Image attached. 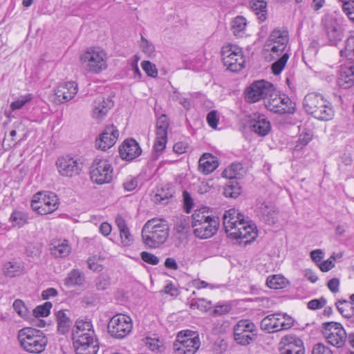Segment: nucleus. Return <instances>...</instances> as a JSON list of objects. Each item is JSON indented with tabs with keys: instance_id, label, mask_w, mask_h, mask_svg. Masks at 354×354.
Listing matches in <instances>:
<instances>
[{
	"instance_id": "nucleus-1",
	"label": "nucleus",
	"mask_w": 354,
	"mask_h": 354,
	"mask_svg": "<svg viewBox=\"0 0 354 354\" xmlns=\"http://www.w3.org/2000/svg\"><path fill=\"white\" fill-rule=\"evenodd\" d=\"M223 224L227 236L232 239L247 244L257 236L255 225L250 221H245L244 215L236 209H230L225 212Z\"/></svg>"
},
{
	"instance_id": "nucleus-14",
	"label": "nucleus",
	"mask_w": 354,
	"mask_h": 354,
	"mask_svg": "<svg viewBox=\"0 0 354 354\" xmlns=\"http://www.w3.org/2000/svg\"><path fill=\"white\" fill-rule=\"evenodd\" d=\"M91 180L98 185L109 183L113 178V168L106 159L95 158L90 167Z\"/></svg>"
},
{
	"instance_id": "nucleus-39",
	"label": "nucleus",
	"mask_w": 354,
	"mask_h": 354,
	"mask_svg": "<svg viewBox=\"0 0 354 354\" xmlns=\"http://www.w3.org/2000/svg\"><path fill=\"white\" fill-rule=\"evenodd\" d=\"M173 189L169 186H167L165 189L162 188L158 191L154 196V201L156 203L166 204L167 201L173 196Z\"/></svg>"
},
{
	"instance_id": "nucleus-6",
	"label": "nucleus",
	"mask_w": 354,
	"mask_h": 354,
	"mask_svg": "<svg viewBox=\"0 0 354 354\" xmlns=\"http://www.w3.org/2000/svg\"><path fill=\"white\" fill-rule=\"evenodd\" d=\"M109 56L105 50L100 47L87 48L80 55V62L86 71L99 74L108 68Z\"/></svg>"
},
{
	"instance_id": "nucleus-45",
	"label": "nucleus",
	"mask_w": 354,
	"mask_h": 354,
	"mask_svg": "<svg viewBox=\"0 0 354 354\" xmlns=\"http://www.w3.org/2000/svg\"><path fill=\"white\" fill-rule=\"evenodd\" d=\"M313 133L310 130H304L299 136L296 147H302L307 145L313 138Z\"/></svg>"
},
{
	"instance_id": "nucleus-43",
	"label": "nucleus",
	"mask_w": 354,
	"mask_h": 354,
	"mask_svg": "<svg viewBox=\"0 0 354 354\" xmlns=\"http://www.w3.org/2000/svg\"><path fill=\"white\" fill-rule=\"evenodd\" d=\"M32 95L28 93L24 95H21L15 101L10 104V109L12 111L19 110L21 109L26 103L32 100Z\"/></svg>"
},
{
	"instance_id": "nucleus-22",
	"label": "nucleus",
	"mask_w": 354,
	"mask_h": 354,
	"mask_svg": "<svg viewBox=\"0 0 354 354\" xmlns=\"http://www.w3.org/2000/svg\"><path fill=\"white\" fill-rule=\"evenodd\" d=\"M256 214L261 221L269 225L274 224L278 220V211L270 202H262L258 204Z\"/></svg>"
},
{
	"instance_id": "nucleus-2",
	"label": "nucleus",
	"mask_w": 354,
	"mask_h": 354,
	"mask_svg": "<svg viewBox=\"0 0 354 354\" xmlns=\"http://www.w3.org/2000/svg\"><path fill=\"white\" fill-rule=\"evenodd\" d=\"M289 41V34L286 29H274L265 42L264 50L270 52L272 56L281 57L272 64V73L279 75L284 68L288 59L289 53L285 52Z\"/></svg>"
},
{
	"instance_id": "nucleus-63",
	"label": "nucleus",
	"mask_w": 354,
	"mask_h": 354,
	"mask_svg": "<svg viewBox=\"0 0 354 354\" xmlns=\"http://www.w3.org/2000/svg\"><path fill=\"white\" fill-rule=\"evenodd\" d=\"M328 288L333 292L336 293L339 291V280L337 278H333L328 282Z\"/></svg>"
},
{
	"instance_id": "nucleus-60",
	"label": "nucleus",
	"mask_w": 354,
	"mask_h": 354,
	"mask_svg": "<svg viewBox=\"0 0 354 354\" xmlns=\"http://www.w3.org/2000/svg\"><path fill=\"white\" fill-rule=\"evenodd\" d=\"M145 344L150 350L155 351L159 349L160 342L156 338L146 337Z\"/></svg>"
},
{
	"instance_id": "nucleus-57",
	"label": "nucleus",
	"mask_w": 354,
	"mask_h": 354,
	"mask_svg": "<svg viewBox=\"0 0 354 354\" xmlns=\"http://www.w3.org/2000/svg\"><path fill=\"white\" fill-rule=\"evenodd\" d=\"M312 354H333L332 351L323 344H315L312 351Z\"/></svg>"
},
{
	"instance_id": "nucleus-55",
	"label": "nucleus",
	"mask_w": 354,
	"mask_h": 354,
	"mask_svg": "<svg viewBox=\"0 0 354 354\" xmlns=\"http://www.w3.org/2000/svg\"><path fill=\"white\" fill-rule=\"evenodd\" d=\"M327 301L324 297L310 300L308 303V308L310 310L321 309L326 304Z\"/></svg>"
},
{
	"instance_id": "nucleus-27",
	"label": "nucleus",
	"mask_w": 354,
	"mask_h": 354,
	"mask_svg": "<svg viewBox=\"0 0 354 354\" xmlns=\"http://www.w3.org/2000/svg\"><path fill=\"white\" fill-rule=\"evenodd\" d=\"M337 83L339 87L345 89L354 84V64L341 67Z\"/></svg>"
},
{
	"instance_id": "nucleus-15",
	"label": "nucleus",
	"mask_w": 354,
	"mask_h": 354,
	"mask_svg": "<svg viewBox=\"0 0 354 354\" xmlns=\"http://www.w3.org/2000/svg\"><path fill=\"white\" fill-rule=\"evenodd\" d=\"M274 85L268 81L261 80L254 82L245 91V100L249 103H255L266 100L274 91Z\"/></svg>"
},
{
	"instance_id": "nucleus-47",
	"label": "nucleus",
	"mask_w": 354,
	"mask_h": 354,
	"mask_svg": "<svg viewBox=\"0 0 354 354\" xmlns=\"http://www.w3.org/2000/svg\"><path fill=\"white\" fill-rule=\"evenodd\" d=\"M141 66L147 75L151 77H156L158 75V70L155 64L149 61H143L141 63Z\"/></svg>"
},
{
	"instance_id": "nucleus-4",
	"label": "nucleus",
	"mask_w": 354,
	"mask_h": 354,
	"mask_svg": "<svg viewBox=\"0 0 354 354\" xmlns=\"http://www.w3.org/2000/svg\"><path fill=\"white\" fill-rule=\"evenodd\" d=\"M169 227L164 219L153 218L147 221L142 229L143 243L151 248H156L167 240Z\"/></svg>"
},
{
	"instance_id": "nucleus-49",
	"label": "nucleus",
	"mask_w": 354,
	"mask_h": 354,
	"mask_svg": "<svg viewBox=\"0 0 354 354\" xmlns=\"http://www.w3.org/2000/svg\"><path fill=\"white\" fill-rule=\"evenodd\" d=\"M15 311L21 317L26 318L28 315V309L24 301L21 299H16L13 303Z\"/></svg>"
},
{
	"instance_id": "nucleus-28",
	"label": "nucleus",
	"mask_w": 354,
	"mask_h": 354,
	"mask_svg": "<svg viewBox=\"0 0 354 354\" xmlns=\"http://www.w3.org/2000/svg\"><path fill=\"white\" fill-rule=\"evenodd\" d=\"M113 106L109 99L98 97L93 103V115L96 119H101L106 115L109 110Z\"/></svg>"
},
{
	"instance_id": "nucleus-38",
	"label": "nucleus",
	"mask_w": 354,
	"mask_h": 354,
	"mask_svg": "<svg viewBox=\"0 0 354 354\" xmlns=\"http://www.w3.org/2000/svg\"><path fill=\"white\" fill-rule=\"evenodd\" d=\"M286 279L280 274H274L268 277L266 280L267 286L272 289H281L286 286Z\"/></svg>"
},
{
	"instance_id": "nucleus-64",
	"label": "nucleus",
	"mask_w": 354,
	"mask_h": 354,
	"mask_svg": "<svg viewBox=\"0 0 354 354\" xmlns=\"http://www.w3.org/2000/svg\"><path fill=\"white\" fill-rule=\"evenodd\" d=\"M131 71L133 72V77L136 80H140L142 77V73L138 66V62L133 61L131 64Z\"/></svg>"
},
{
	"instance_id": "nucleus-16",
	"label": "nucleus",
	"mask_w": 354,
	"mask_h": 354,
	"mask_svg": "<svg viewBox=\"0 0 354 354\" xmlns=\"http://www.w3.org/2000/svg\"><path fill=\"white\" fill-rule=\"evenodd\" d=\"M257 335V327L249 319H241L234 327V340L240 345H249L254 340Z\"/></svg>"
},
{
	"instance_id": "nucleus-48",
	"label": "nucleus",
	"mask_w": 354,
	"mask_h": 354,
	"mask_svg": "<svg viewBox=\"0 0 354 354\" xmlns=\"http://www.w3.org/2000/svg\"><path fill=\"white\" fill-rule=\"evenodd\" d=\"M223 194L226 197L236 198L241 194V188L232 183L225 187Z\"/></svg>"
},
{
	"instance_id": "nucleus-10",
	"label": "nucleus",
	"mask_w": 354,
	"mask_h": 354,
	"mask_svg": "<svg viewBox=\"0 0 354 354\" xmlns=\"http://www.w3.org/2000/svg\"><path fill=\"white\" fill-rule=\"evenodd\" d=\"M222 61L227 69L238 72L245 66V57L241 48L232 44H224L221 50Z\"/></svg>"
},
{
	"instance_id": "nucleus-18",
	"label": "nucleus",
	"mask_w": 354,
	"mask_h": 354,
	"mask_svg": "<svg viewBox=\"0 0 354 354\" xmlns=\"http://www.w3.org/2000/svg\"><path fill=\"white\" fill-rule=\"evenodd\" d=\"M323 335L330 344L337 348L343 347L346 342V330L338 322H331L324 324Z\"/></svg>"
},
{
	"instance_id": "nucleus-51",
	"label": "nucleus",
	"mask_w": 354,
	"mask_h": 354,
	"mask_svg": "<svg viewBox=\"0 0 354 354\" xmlns=\"http://www.w3.org/2000/svg\"><path fill=\"white\" fill-rule=\"evenodd\" d=\"M167 141V135H156V138L153 145V149L156 152L162 151L166 146Z\"/></svg>"
},
{
	"instance_id": "nucleus-24",
	"label": "nucleus",
	"mask_w": 354,
	"mask_h": 354,
	"mask_svg": "<svg viewBox=\"0 0 354 354\" xmlns=\"http://www.w3.org/2000/svg\"><path fill=\"white\" fill-rule=\"evenodd\" d=\"M77 91V84L71 81L58 85L55 90V94L59 102L64 103L72 100Z\"/></svg>"
},
{
	"instance_id": "nucleus-31",
	"label": "nucleus",
	"mask_w": 354,
	"mask_h": 354,
	"mask_svg": "<svg viewBox=\"0 0 354 354\" xmlns=\"http://www.w3.org/2000/svg\"><path fill=\"white\" fill-rule=\"evenodd\" d=\"M50 252L57 258L67 257L71 252V247L67 240H57L51 244Z\"/></svg>"
},
{
	"instance_id": "nucleus-34",
	"label": "nucleus",
	"mask_w": 354,
	"mask_h": 354,
	"mask_svg": "<svg viewBox=\"0 0 354 354\" xmlns=\"http://www.w3.org/2000/svg\"><path fill=\"white\" fill-rule=\"evenodd\" d=\"M247 21L243 16H237L231 23V30L236 37H241L245 32Z\"/></svg>"
},
{
	"instance_id": "nucleus-42",
	"label": "nucleus",
	"mask_w": 354,
	"mask_h": 354,
	"mask_svg": "<svg viewBox=\"0 0 354 354\" xmlns=\"http://www.w3.org/2000/svg\"><path fill=\"white\" fill-rule=\"evenodd\" d=\"M169 120L165 115L160 116L156 123V135H167Z\"/></svg>"
},
{
	"instance_id": "nucleus-23",
	"label": "nucleus",
	"mask_w": 354,
	"mask_h": 354,
	"mask_svg": "<svg viewBox=\"0 0 354 354\" xmlns=\"http://www.w3.org/2000/svg\"><path fill=\"white\" fill-rule=\"evenodd\" d=\"M281 354H304L305 348L302 340L295 336H286L282 338L280 344Z\"/></svg>"
},
{
	"instance_id": "nucleus-26",
	"label": "nucleus",
	"mask_w": 354,
	"mask_h": 354,
	"mask_svg": "<svg viewBox=\"0 0 354 354\" xmlns=\"http://www.w3.org/2000/svg\"><path fill=\"white\" fill-rule=\"evenodd\" d=\"M250 128L257 135L266 136L271 131V124L265 115L257 113L251 121Z\"/></svg>"
},
{
	"instance_id": "nucleus-44",
	"label": "nucleus",
	"mask_w": 354,
	"mask_h": 354,
	"mask_svg": "<svg viewBox=\"0 0 354 354\" xmlns=\"http://www.w3.org/2000/svg\"><path fill=\"white\" fill-rule=\"evenodd\" d=\"M53 305L50 301H46L42 305L37 306L33 310L34 316L37 318L39 317H47L50 314V310Z\"/></svg>"
},
{
	"instance_id": "nucleus-46",
	"label": "nucleus",
	"mask_w": 354,
	"mask_h": 354,
	"mask_svg": "<svg viewBox=\"0 0 354 354\" xmlns=\"http://www.w3.org/2000/svg\"><path fill=\"white\" fill-rule=\"evenodd\" d=\"M212 302L205 299H198L193 300L191 303V308H196L203 311H207L211 308Z\"/></svg>"
},
{
	"instance_id": "nucleus-13",
	"label": "nucleus",
	"mask_w": 354,
	"mask_h": 354,
	"mask_svg": "<svg viewBox=\"0 0 354 354\" xmlns=\"http://www.w3.org/2000/svg\"><path fill=\"white\" fill-rule=\"evenodd\" d=\"M323 36L330 46H337L344 38V30L337 19L330 15L322 21Z\"/></svg>"
},
{
	"instance_id": "nucleus-20",
	"label": "nucleus",
	"mask_w": 354,
	"mask_h": 354,
	"mask_svg": "<svg viewBox=\"0 0 354 354\" xmlns=\"http://www.w3.org/2000/svg\"><path fill=\"white\" fill-rule=\"evenodd\" d=\"M264 104L268 110L274 113H293L295 110L294 106H288V104H292L290 98L285 95L279 96L275 89L266 97Z\"/></svg>"
},
{
	"instance_id": "nucleus-40",
	"label": "nucleus",
	"mask_w": 354,
	"mask_h": 354,
	"mask_svg": "<svg viewBox=\"0 0 354 354\" xmlns=\"http://www.w3.org/2000/svg\"><path fill=\"white\" fill-rule=\"evenodd\" d=\"M354 302L347 300H338L335 302V306L339 313L345 318L351 319V305Z\"/></svg>"
},
{
	"instance_id": "nucleus-58",
	"label": "nucleus",
	"mask_w": 354,
	"mask_h": 354,
	"mask_svg": "<svg viewBox=\"0 0 354 354\" xmlns=\"http://www.w3.org/2000/svg\"><path fill=\"white\" fill-rule=\"evenodd\" d=\"M138 186V180L135 177L130 176L123 183V187L126 191L131 192Z\"/></svg>"
},
{
	"instance_id": "nucleus-54",
	"label": "nucleus",
	"mask_w": 354,
	"mask_h": 354,
	"mask_svg": "<svg viewBox=\"0 0 354 354\" xmlns=\"http://www.w3.org/2000/svg\"><path fill=\"white\" fill-rule=\"evenodd\" d=\"M140 257L143 261L153 266H156L159 263L158 257L148 252H142Z\"/></svg>"
},
{
	"instance_id": "nucleus-5",
	"label": "nucleus",
	"mask_w": 354,
	"mask_h": 354,
	"mask_svg": "<svg viewBox=\"0 0 354 354\" xmlns=\"http://www.w3.org/2000/svg\"><path fill=\"white\" fill-rule=\"evenodd\" d=\"M192 226L196 236L201 239H208L216 233L219 227L218 218L210 215L205 208L196 209L192 214Z\"/></svg>"
},
{
	"instance_id": "nucleus-36",
	"label": "nucleus",
	"mask_w": 354,
	"mask_h": 354,
	"mask_svg": "<svg viewBox=\"0 0 354 354\" xmlns=\"http://www.w3.org/2000/svg\"><path fill=\"white\" fill-rule=\"evenodd\" d=\"M243 168L240 163H232L222 172V176L229 179L239 178L243 175Z\"/></svg>"
},
{
	"instance_id": "nucleus-62",
	"label": "nucleus",
	"mask_w": 354,
	"mask_h": 354,
	"mask_svg": "<svg viewBox=\"0 0 354 354\" xmlns=\"http://www.w3.org/2000/svg\"><path fill=\"white\" fill-rule=\"evenodd\" d=\"M331 259H335V258L333 256H331L329 259L324 261L320 263L319 264H318L319 267L322 271L328 272V270H330L335 266V264H334L333 260H331Z\"/></svg>"
},
{
	"instance_id": "nucleus-21",
	"label": "nucleus",
	"mask_w": 354,
	"mask_h": 354,
	"mask_svg": "<svg viewBox=\"0 0 354 354\" xmlns=\"http://www.w3.org/2000/svg\"><path fill=\"white\" fill-rule=\"evenodd\" d=\"M118 136L119 132L115 127L107 126L96 139L95 146L100 150L106 151L115 145Z\"/></svg>"
},
{
	"instance_id": "nucleus-61",
	"label": "nucleus",
	"mask_w": 354,
	"mask_h": 354,
	"mask_svg": "<svg viewBox=\"0 0 354 354\" xmlns=\"http://www.w3.org/2000/svg\"><path fill=\"white\" fill-rule=\"evenodd\" d=\"M207 121L208 124L213 129L217 127L218 120L217 118L216 111H212L207 115Z\"/></svg>"
},
{
	"instance_id": "nucleus-37",
	"label": "nucleus",
	"mask_w": 354,
	"mask_h": 354,
	"mask_svg": "<svg viewBox=\"0 0 354 354\" xmlns=\"http://www.w3.org/2000/svg\"><path fill=\"white\" fill-rule=\"evenodd\" d=\"M28 216L26 212L15 210L11 214L9 221L12 227L20 228L28 223Z\"/></svg>"
},
{
	"instance_id": "nucleus-59",
	"label": "nucleus",
	"mask_w": 354,
	"mask_h": 354,
	"mask_svg": "<svg viewBox=\"0 0 354 354\" xmlns=\"http://www.w3.org/2000/svg\"><path fill=\"white\" fill-rule=\"evenodd\" d=\"M183 201L185 209L187 213H189L194 207V201L188 192L184 191L183 192Z\"/></svg>"
},
{
	"instance_id": "nucleus-12",
	"label": "nucleus",
	"mask_w": 354,
	"mask_h": 354,
	"mask_svg": "<svg viewBox=\"0 0 354 354\" xmlns=\"http://www.w3.org/2000/svg\"><path fill=\"white\" fill-rule=\"evenodd\" d=\"M59 202L57 195L51 192H39L31 201L32 209L41 215H46L58 208Z\"/></svg>"
},
{
	"instance_id": "nucleus-50",
	"label": "nucleus",
	"mask_w": 354,
	"mask_h": 354,
	"mask_svg": "<svg viewBox=\"0 0 354 354\" xmlns=\"http://www.w3.org/2000/svg\"><path fill=\"white\" fill-rule=\"evenodd\" d=\"M140 48L147 56H151L154 54V46L143 36H141Z\"/></svg>"
},
{
	"instance_id": "nucleus-17",
	"label": "nucleus",
	"mask_w": 354,
	"mask_h": 354,
	"mask_svg": "<svg viewBox=\"0 0 354 354\" xmlns=\"http://www.w3.org/2000/svg\"><path fill=\"white\" fill-rule=\"evenodd\" d=\"M55 165L58 173L62 176L70 178L78 176L83 167V163L80 159L70 155L59 157Z\"/></svg>"
},
{
	"instance_id": "nucleus-35",
	"label": "nucleus",
	"mask_w": 354,
	"mask_h": 354,
	"mask_svg": "<svg viewBox=\"0 0 354 354\" xmlns=\"http://www.w3.org/2000/svg\"><path fill=\"white\" fill-rule=\"evenodd\" d=\"M267 3L263 0H255L251 4V8L257 16L260 22L267 19Z\"/></svg>"
},
{
	"instance_id": "nucleus-7",
	"label": "nucleus",
	"mask_w": 354,
	"mask_h": 354,
	"mask_svg": "<svg viewBox=\"0 0 354 354\" xmlns=\"http://www.w3.org/2000/svg\"><path fill=\"white\" fill-rule=\"evenodd\" d=\"M21 348L30 353L39 354L45 351L48 338L40 330L26 327L19 330L17 335Z\"/></svg>"
},
{
	"instance_id": "nucleus-32",
	"label": "nucleus",
	"mask_w": 354,
	"mask_h": 354,
	"mask_svg": "<svg viewBox=\"0 0 354 354\" xmlns=\"http://www.w3.org/2000/svg\"><path fill=\"white\" fill-rule=\"evenodd\" d=\"M84 274L77 269H73L64 279V285L68 288L80 286L84 284Z\"/></svg>"
},
{
	"instance_id": "nucleus-56",
	"label": "nucleus",
	"mask_w": 354,
	"mask_h": 354,
	"mask_svg": "<svg viewBox=\"0 0 354 354\" xmlns=\"http://www.w3.org/2000/svg\"><path fill=\"white\" fill-rule=\"evenodd\" d=\"M232 309V306L229 304H222L215 306L213 314L214 315H223L228 313Z\"/></svg>"
},
{
	"instance_id": "nucleus-41",
	"label": "nucleus",
	"mask_w": 354,
	"mask_h": 354,
	"mask_svg": "<svg viewBox=\"0 0 354 354\" xmlns=\"http://www.w3.org/2000/svg\"><path fill=\"white\" fill-rule=\"evenodd\" d=\"M340 55L348 59H354V35L347 39L345 48L340 50Z\"/></svg>"
},
{
	"instance_id": "nucleus-53",
	"label": "nucleus",
	"mask_w": 354,
	"mask_h": 354,
	"mask_svg": "<svg viewBox=\"0 0 354 354\" xmlns=\"http://www.w3.org/2000/svg\"><path fill=\"white\" fill-rule=\"evenodd\" d=\"M342 3V10L344 13L351 19L354 13V0H339ZM354 19V17H353Z\"/></svg>"
},
{
	"instance_id": "nucleus-52",
	"label": "nucleus",
	"mask_w": 354,
	"mask_h": 354,
	"mask_svg": "<svg viewBox=\"0 0 354 354\" xmlns=\"http://www.w3.org/2000/svg\"><path fill=\"white\" fill-rule=\"evenodd\" d=\"M120 236L123 246H129L133 243V238L129 227L120 231Z\"/></svg>"
},
{
	"instance_id": "nucleus-19",
	"label": "nucleus",
	"mask_w": 354,
	"mask_h": 354,
	"mask_svg": "<svg viewBox=\"0 0 354 354\" xmlns=\"http://www.w3.org/2000/svg\"><path fill=\"white\" fill-rule=\"evenodd\" d=\"M131 319L127 315L119 314L113 316L108 324V332L117 339L125 337L132 330Z\"/></svg>"
},
{
	"instance_id": "nucleus-8",
	"label": "nucleus",
	"mask_w": 354,
	"mask_h": 354,
	"mask_svg": "<svg viewBox=\"0 0 354 354\" xmlns=\"http://www.w3.org/2000/svg\"><path fill=\"white\" fill-rule=\"evenodd\" d=\"M303 104L306 111L318 120L327 121L334 116L331 103L321 94L312 93L306 95Z\"/></svg>"
},
{
	"instance_id": "nucleus-33",
	"label": "nucleus",
	"mask_w": 354,
	"mask_h": 354,
	"mask_svg": "<svg viewBox=\"0 0 354 354\" xmlns=\"http://www.w3.org/2000/svg\"><path fill=\"white\" fill-rule=\"evenodd\" d=\"M56 320L57 323V330L61 334H66L70 330L72 322L70 317L66 315L65 310H60L56 313Z\"/></svg>"
},
{
	"instance_id": "nucleus-9",
	"label": "nucleus",
	"mask_w": 354,
	"mask_h": 354,
	"mask_svg": "<svg viewBox=\"0 0 354 354\" xmlns=\"http://www.w3.org/2000/svg\"><path fill=\"white\" fill-rule=\"evenodd\" d=\"M200 346L198 333L189 329L179 331L173 344L175 354H194Z\"/></svg>"
},
{
	"instance_id": "nucleus-11",
	"label": "nucleus",
	"mask_w": 354,
	"mask_h": 354,
	"mask_svg": "<svg viewBox=\"0 0 354 354\" xmlns=\"http://www.w3.org/2000/svg\"><path fill=\"white\" fill-rule=\"evenodd\" d=\"M294 319L286 313H275L264 317L261 328L267 333H276L290 329L294 326Z\"/></svg>"
},
{
	"instance_id": "nucleus-29",
	"label": "nucleus",
	"mask_w": 354,
	"mask_h": 354,
	"mask_svg": "<svg viewBox=\"0 0 354 354\" xmlns=\"http://www.w3.org/2000/svg\"><path fill=\"white\" fill-rule=\"evenodd\" d=\"M218 167L216 157L211 153H205L200 158L198 169L203 174L207 175L213 172Z\"/></svg>"
},
{
	"instance_id": "nucleus-3",
	"label": "nucleus",
	"mask_w": 354,
	"mask_h": 354,
	"mask_svg": "<svg viewBox=\"0 0 354 354\" xmlns=\"http://www.w3.org/2000/svg\"><path fill=\"white\" fill-rule=\"evenodd\" d=\"M73 331L76 354H97L99 344L90 320L78 319Z\"/></svg>"
},
{
	"instance_id": "nucleus-25",
	"label": "nucleus",
	"mask_w": 354,
	"mask_h": 354,
	"mask_svg": "<svg viewBox=\"0 0 354 354\" xmlns=\"http://www.w3.org/2000/svg\"><path fill=\"white\" fill-rule=\"evenodd\" d=\"M119 152L122 159L131 161L141 154L142 149L136 140L129 138L125 140L120 147Z\"/></svg>"
},
{
	"instance_id": "nucleus-30",
	"label": "nucleus",
	"mask_w": 354,
	"mask_h": 354,
	"mask_svg": "<svg viewBox=\"0 0 354 354\" xmlns=\"http://www.w3.org/2000/svg\"><path fill=\"white\" fill-rule=\"evenodd\" d=\"M24 269V266L21 261L12 259L3 263L2 272L5 277L13 278L21 274Z\"/></svg>"
}]
</instances>
